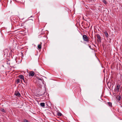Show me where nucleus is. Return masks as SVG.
<instances>
[{
    "label": "nucleus",
    "instance_id": "4be33fe9",
    "mask_svg": "<svg viewBox=\"0 0 122 122\" xmlns=\"http://www.w3.org/2000/svg\"><path fill=\"white\" fill-rule=\"evenodd\" d=\"M32 17V16H30V17Z\"/></svg>",
    "mask_w": 122,
    "mask_h": 122
},
{
    "label": "nucleus",
    "instance_id": "dca6fc26",
    "mask_svg": "<svg viewBox=\"0 0 122 122\" xmlns=\"http://www.w3.org/2000/svg\"><path fill=\"white\" fill-rule=\"evenodd\" d=\"M62 114L61 112H58L57 113V115L58 116H61Z\"/></svg>",
    "mask_w": 122,
    "mask_h": 122
},
{
    "label": "nucleus",
    "instance_id": "f03ea898",
    "mask_svg": "<svg viewBox=\"0 0 122 122\" xmlns=\"http://www.w3.org/2000/svg\"><path fill=\"white\" fill-rule=\"evenodd\" d=\"M83 39L84 41L87 42L89 41V39L87 35H84L83 36Z\"/></svg>",
    "mask_w": 122,
    "mask_h": 122
},
{
    "label": "nucleus",
    "instance_id": "ddd939ff",
    "mask_svg": "<svg viewBox=\"0 0 122 122\" xmlns=\"http://www.w3.org/2000/svg\"><path fill=\"white\" fill-rule=\"evenodd\" d=\"M107 103H108V105L109 106L111 107H112V103L110 102H108Z\"/></svg>",
    "mask_w": 122,
    "mask_h": 122
},
{
    "label": "nucleus",
    "instance_id": "1a4fd4ad",
    "mask_svg": "<svg viewBox=\"0 0 122 122\" xmlns=\"http://www.w3.org/2000/svg\"><path fill=\"white\" fill-rule=\"evenodd\" d=\"M18 77L21 79H24V76L22 75H20L18 76Z\"/></svg>",
    "mask_w": 122,
    "mask_h": 122
},
{
    "label": "nucleus",
    "instance_id": "a211bd4d",
    "mask_svg": "<svg viewBox=\"0 0 122 122\" xmlns=\"http://www.w3.org/2000/svg\"><path fill=\"white\" fill-rule=\"evenodd\" d=\"M43 92L41 94H40V95L42 96V95H44L45 94V93L46 94V93L44 91H43Z\"/></svg>",
    "mask_w": 122,
    "mask_h": 122
},
{
    "label": "nucleus",
    "instance_id": "7ed1b4c3",
    "mask_svg": "<svg viewBox=\"0 0 122 122\" xmlns=\"http://www.w3.org/2000/svg\"><path fill=\"white\" fill-rule=\"evenodd\" d=\"M96 36L97 38L98 39V40L97 39V41H99V42H101V38L100 35L98 34H96Z\"/></svg>",
    "mask_w": 122,
    "mask_h": 122
},
{
    "label": "nucleus",
    "instance_id": "2eb2a0df",
    "mask_svg": "<svg viewBox=\"0 0 122 122\" xmlns=\"http://www.w3.org/2000/svg\"><path fill=\"white\" fill-rule=\"evenodd\" d=\"M16 80V83L18 84L20 82V80L19 79H17Z\"/></svg>",
    "mask_w": 122,
    "mask_h": 122
},
{
    "label": "nucleus",
    "instance_id": "4468645a",
    "mask_svg": "<svg viewBox=\"0 0 122 122\" xmlns=\"http://www.w3.org/2000/svg\"><path fill=\"white\" fill-rule=\"evenodd\" d=\"M0 111L3 112H5V113H6L4 109H3L2 108H1L0 109Z\"/></svg>",
    "mask_w": 122,
    "mask_h": 122
},
{
    "label": "nucleus",
    "instance_id": "9d476101",
    "mask_svg": "<svg viewBox=\"0 0 122 122\" xmlns=\"http://www.w3.org/2000/svg\"><path fill=\"white\" fill-rule=\"evenodd\" d=\"M120 85L117 84V92H118L120 89Z\"/></svg>",
    "mask_w": 122,
    "mask_h": 122
},
{
    "label": "nucleus",
    "instance_id": "f3484780",
    "mask_svg": "<svg viewBox=\"0 0 122 122\" xmlns=\"http://www.w3.org/2000/svg\"><path fill=\"white\" fill-rule=\"evenodd\" d=\"M102 2L105 5L107 4V2L105 0H102Z\"/></svg>",
    "mask_w": 122,
    "mask_h": 122
},
{
    "label": "nucleus",
    "instance_id": "aec40b11",
    "mask_svg": "<svg viewBox=\"0 0 122 122\" xmlns=\"http://www.w3.org/2000/svg\"><path fill=\"white\" fill-rule=\"evenodd\" d=\"M89 47L91 49H92V48H91V46H90L89 45Z\"/></svg>",
    "mask_w": 122,
    "mask_h": 122
},
{
    "label": "nucleus",
    "instance_id": "6e6552de",
    "mask_svg": "<svg viewBox=\"0 0 122 122\" xmlns=\"http://www.w3.org/2000/svg\"><path fill=\"white\" fill-rule=\"evenodd\" d=\"M41 44L42 43L41 42L40 43V44L38 45L37 47L39 49H41Z\"/></svg>",
    "mask_w": 122,
    "mask_h": 122
},
{
    "label": "nucleus",
    "instance_id": "0eeeda50",
    "mask_svg": "<svg viewBox=\"0 0 122 122\" xmlns=\"http://www.w3.org/2000/svg\"><path fill=\"white\" fill-rule=\"evenodd\" d=\"M116 98L118 101H120L121 100V97L120 95H118L116 97Z\"/></svg>",
    "mask_w": 122,
    "mask_h": 122
},
{
    "label": "nucleus",
    "instance_id": "39448f33",
    "mask_svg": "<svg viewBox=\"0 0 122 122\" xmlns=\"http://www.w3.org/2000/svg\"><path fill=\"white\" fill-rule=\"evenodd\" d=\"M34 71H31L29 73V75L30 76H34Z\"/></svg>",
    "mask_w": 122,
    "mask_h": 122
},
{
    "label": "nucleus",
    "instance_id": "f257e3e1",
    "mask_svg": "<svg viewBox=\"0 0 122 122\" xmlns=\"http://www.w3.org/2000/svg\"><path fill=\"white\" fill-rule=\"evenodd\" d=\"M37 79L38 80V83L40 85H42V84H44V80L42 78H40L39 77H37Z\"/></svg>",
    "mask_w": 122,
    "mask_h": 122
},
{
    "label": "nucleus",
    "instance_id": "20e7f679",
    "mask_svg": "<svg viewBox=\"0 0 122 122\" xmlns=\"http://www.w3.org/2000/svg\"><path fill=\"white\" fill-rule=\"evenodd\" d=\"M103 32L104 33V34L105 36H106V38H107L108 37L109 35L108 34L107 32V31H105Z\"/></svg>",
    "mask_w": 122,
    "mask_h": 122
},
{
    "label": "nucleus",
    "instance_id": "412c9836",
    "mask_svg": "<svg viewBox=\"0 0 122 122\" xmlns=\"http://www.w3.org/2000/svg\"><path fill=\"white\" fill-rule=\"evenodd\" d=\"M21 81V82L22 83V81Z\"/></svg>",
    "mask_w": 122,
    "mask_h": 122
},
{
    "label": "nucleus",
    "instance_id": "6ab92c4d",
    "mask_svg": "<svg viewBox=\"0 0 122 122\" xmlns=\"http://www.w3.org/2000/svg\"><path fill=\"white\" fill-rule=\"evenodd\" d=\"M24 122H29L28 120L26 119H24Z\"/></svg>",
    "mask_w": 122,
    "mask_h": 122
},
{
    "label": "nucleus",
    "instance_id": "5701e85b",
    "mask_svg": "<svg viewBox=\"0 0 122 122\" xmlns=\"http://www.w3.org/2000/svg\"><path fill=\"white\" fill-rule=\"evenodd\" d=\"M104 70L103 71V72H104Z\"/></svg>",
    "mask_w": 122,
    "mask_h": 122
},
{
    "label": "nucleus",
    "instance_id": "f8f14e48",
    "mask_svg": "<svg viewBox=\"0 0 122 122\" xmlns=\"http://www.w3.org/2000/svg\"><path fill=\"white\" fill-rule=\"evenodd\" d=\"M23 80L24 82L25 83V84L26 85H27V80H25L24 78V79H23Z\"/></svg>",
    "mask_w": 122,
    "mask_h": 122
},
{
    "label": "nucleus",
    "instance_id": "9b49d317",
    "mask_svg": "<svg viewBox=\"0 0 122 122\" xmlns=\"http://www.w3.org/2000/svg\"><path fill=\"white\" fill-rule=\"evenodd\" d=\"M40 104L41 106L42 107H44L45 106V103H41Z\"/></svg>",
    "mask_w": 122,
    "mask_h": 122
},
{
    "label": "nucleus",
    "instance_id": "423d86ee",
    "mask_svg": "<svg viewBox=\"0 0 122 122\" xmlns=\"http://www.w3.org/2000/svg\"><path fill=\"white\" fill-rule=\"evenodd\" d=\"M15 95L18 97H19L20 96V94L18 91H15Z\"/></svg>",
    "mask_w": 122,
    "mask_h": 122
}]
</instances>
